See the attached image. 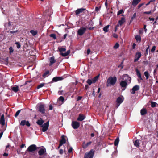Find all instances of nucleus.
Returning <instances> with one entry per match:
<instances>
[{
  "label": "nucleus",
  "mask_w": 158,
  "mask_h": 158,
  "mask_svg": "<svg viewBox=\"0 0 158 158\" xmlns=\"http://www.w3.org/2000/svg\"><path fill=\"white\" fill-rule=\"evenodd\" d=\"M11 89L15 92H16L19 90V88L17 86L13 87L11 88Z\"/></svg>",
  "instance_id": "obj_29"
},
{
  "label": "nucleus",
  "mask_w": 158,
  "mask_h": 158,
  "mask_svg": "<svg viewBox=\"0 0 158 158\" xmlns=\"http://www.w3.org/2000/svg\"><path fill=\"white\" fill-rule=\"evenodd\" d=\"M66 143V139L64 138V136L62 135L61 136V139L60 141V143L63 144Z\"/></svg>",
  "instance_id": "obj_22"
},
{
  "label": "nucleus",
  "mask_w": 158,
  "mask_h": 158,
  "mask_svg": "<svg viewBox=\"0 0 158 158\" xmlns=\"http://www.w3.org/2000/svg\"><path fill=\"white\" fill-rule=\"evenodd\" d=\"M9 50L10 53L13 52V48L12 47H10L9 48Z\"/></svg>",
  "instance_id": "obj_52"
},
{
  "label": "nucleus",
  "mask_w": 158,
  "mask_h": 158,
  "mask_svg": "<svg viewBox=\"0 0 158 158\" xmlns=\"http://www.w3.org/2000/svg\"><path fill=\"white\" fill-rule=\"evenodd\" d=\"M95 10L96 11H98L99 10V8L97 7H96L95 8Z\"/></svg>",
  "instance_id": "obj_64"
},
{
  "label": "nucleus",
  "mask_w": 158,
  "mask_h": 158,
  "mask_svg": "<svg viewBox=\"0 0 158 158\" xmlns=\"http://www.w3.org/2000/svg\"><path fill=\"white\" fill-rule=\"evenodd\" d=\"M123 80L124 81H126L128 83L131 82V78L129 77L127 74H125L123 76Z\"/></svg>",
  "instance_id": "obj_7"
},
{
  "label": "nucleus",
  "mask_w": 158,
  "mask_h": 158,
  "mask_svg": "<svg viewBox=\"0 0 158 158\" xmlns=\"http://www.w3.org/2000/svg\"><path fill=\"white\" fill-rule=\"evenodd\" d=\"M8 155V154L6 153H4L3 154V156H7Z\"/></svg>",
  "instance_id": "obj_60"
},
{
  "label": "nucleus",
  "mask_w": 158,
  "mask_h": 158,
  "mask_svg": "<svg viewBox=\"0 0 158 158\" xmlns=\"http://www.w3.org/2000/svg\"><path fill=\"white\" fill-rule=\"evenodd\" d=\"M139 89V87L138 85H136L134 86L132 89L131 90L130 92L132 94H134L135 92Z\"/></svg>",
  "instance_id": "obj_8"
},
{
  "label": "nucleus",
  "mask_w": 158,
  "mask_h": 158,
  "mask_svg": "<svg viewBox=\"0 0 158 158\" xmlns=\"http://www.w3.org/2000/svg\"><path fill=\"white\" fill-rule=\"evenodd\" d=\"M136 13H135L134 14L133 16L132 17L131 20L132 21L133 19L135 18L136 16Z\"/></svg>",
  "instance_id": "obj_48"
},
{
  "label": "nucleus",
  "mask_w": 158,
  "mask_h": 158,
  "mask_svg": "<svg viewBox=\"0 0 158 158\" xmlns=\"http://www.w3.org/2000/svg\"><path fill=\"white\" fill-rule=\"evenodd\" d=\"M5 119L4 116L3 114L1 116V118L0 119V124H1L2 126L5 125Z\"/></svg>",
  "instance_id": "obj_19"
},
{
  "label": "nucleus",
  "mask_w": 158,
  "mask_h": 158,
  "mask_svg": "<svg viewBox=\"0 0 158 158\" xmlns=\"http://www.w3.org/2000/svg\"><path fill=\"white\" fill-rule=\"evenodd\" d=\"M124 98L123 96L118 97L116 100V107L118 108L120 104L122 103L124 100Z\"/></svg>",
  "instance_id": "obj_3"
},
{
  "label": "nucleus",
  "mask_w": 158,
  "mask_h": 158,
  "mask_svg": "<svg viewBox=\"0 0 158 158\" xmlns=\"http://www.w3.org/2000/svg\"><path fill=\"white\" fill-rule=\"evenodd\" d=\"M25 146V144H22L20 146V148H22L24 147Z\"/></svg>",
  "instance_id": "obj_61"
},
{
  "label": "nucleus",
  "mask_w": 158,
  "mask_h": 158,
  "mask_svg": "<svg viewBox=\"0 0 158 158\" xmlns=\"http://www.w3.org/2000/svg\"><path fill=\"white\" fill-rule=\"evenodd\" d=\"M50 37H51L53 38L54 39H56V36L55 34H51L50 35Z\"/></svg>",
  "instance_id": "obj_41"
},
{
  "label": "nucleus",
  "mask_w": 158,
  "mask_h": 158,
  "mask_svg": "<svg viewBox=\"0 0 158 158\" xmlns=\"http://www.w3.org/2000/svg\"><path fill=\"white\" fill-rule=\"evenodd\" d=\"M44 85V83H41L40 84V85H39L37 87V89H39L40 88L43 87Z\"/></svg>",
  "instance_id": "obj_42"
},
{
  "label": "nucleus",
  "mask_w": 158,
  "mask_h": 158,
  "mask_svg": "<svg viewBox=\"0 0 158 158\" xmlns=\"http://www.w3.org/2000/svg\"><path fill=\"white\" fill-rule=\"evenodd\" d=\"M91 143V141H90L89 142H88L87 143H83V144L82 147L84 148H86L87 147H88L89 145H90Z\"/></svg>",
  "instance_id": "obj_23"
},
{
  "label": "nucleus",
  "mask_w": 158,
  "mask_h": 158,
  "mask_svg": "<svg viewBox=\"0 0 158 158\" xmlns=\"http://www.w3.org/2000/svg\"><path fill=\"white\" fill-rule=\"evenodd\" d=\"M125 21V19L124 18H122L119 21L117 25H116V27H118L119 26H121Z\"/></svg>",
  "instance_id": "obj_16"
},
{
  "label": "nucleus",
  "mask_w": 158,
  "mask_h": 158,
  "mask_svg": "<svg viewBox=\"0 0 158 158\" xmlns=\"http://www.w3.org/2000/svg\"><path fill=\"white\" fill-rule=\"evenodd\" d=\"M155 10H156V8H155V7L153 10H152V11L151 10L149 11H145L144 12V13L145 14H151V13L152 12H154Z\"/></svg>",
  "instance_id": "obj_35"
},
{
  "label": "nucleus",
  "mask_w": 158,
  "mask_h": 158,
  "mask_svg": "<svg viewBox=\"0 0 158 158\" xmlns=\"http://www.w3.org/2000/svg\"><path fill=\"white\" fill-rule=\"evenodd\" d=\"M119 46V44L117 43L115 44V45L114 46V48L115 49H117Z\"/></svg>",
  "instance_id": "obj_44"
},
{
  "label": "nucleus",
  "mask_w": 158,
  "mask_h": 158,
  "mask_svg": "<svg viewBox=\"0 0 158 158\" xmlns=\"http://www.w3.org/2000/svg\"><path fill=\"white\" fill-rule=\"evenodd\" d=\"M85 118V116L83 114H79L77 120L79 121H82Z\"/></svg>",
  "instance_id": "obj_18"
},
{
  "label": "nucleus",
  "mask_w": 158,
  "mask_h": 158,
  "mask_svg": "<svg viewBox=\"0 0 158 158\" xmlns=\"http://www.w3.org/2000/svg\"><path fill=\"white\" fill-rule=\"evenodd\" d=\"M49 125V121H48L46 123H45L43 125H42V131L43 132L46 131L48 129Z\"/></svg>",
  "instance_id": "obj_6"
},
{
  "label": "nucleus",
  "mask_w": 158,
  "mask_h": 158,
  "mask_svg": "<svg viewBox=\"0 0 158 158\" xmlns=\"http://www.w3.org/2000/svg\"><path fill=\"white\" fill-rule=\"evenodd\" d=\"M64 97L63 96H60L58 99V101H61L62 102V103H63L64 102Z\"/></svg>",
  "instance_id": "obj_37"
},
{
  "label": "nucleus",
  "mask_w": 158,
  "mask_h": 158,
  "mask_svg": "<svg viewBox=\"0 0 158 158\" xmlns=\"http://www.w3.org/2000/svg\"><path fill=\"white\" fill-rule=\"evenodd\" d=\"M127 83H128L126 81H123L120 82V85L121 87L123 88V89H122L123 90H124L125 89L127 85Z\"/></svg>",
  "instance_id": "obj_12"
},
{
  "label": "nucleus",
  "mask_w": 158,
  "mask_h": 158,
  "mask_svg": "<svg viewBox=\"0 0 158 158\" xmlns=\"http://www.w3.org/2000/svg\"><path fill=\"white\" fill-rule=\"evenodd\" d=\"M64 151L62 149H60L59 150V153L60 154H62L63 153Z\"/></svg>",
  "instance_id": "obj_53"
},
{
  "label": "nucleus",
  "mask_w": 158,
  "mask_h": 158,
  "mask_svg": "<svg viewBox=\"0 0 158 158\" xmlns=\"http://www.w3.org/2000/svg\"><path fill=\"white\" fill-rule=\"evenodd\" d=\"M46 152V150L45 148L44 147H43L38 151V153L39 155L42 156Z\"/></svg>",
  "instance_id": "obj_11"
},
{
  "label": "nucleus",
  "mask_w": 158,
  "mask_h": 158,
  "mask_svg": "<svg viewBox=\"0 0 158 158\" xmlns=\"http://www.w3.org/2000/svg\"><path fill=\"white\" fill-rule=\"evenodd\" d=\"M135 70L137 75L139 78V79L138 80V81L139 83H140L141 82L140 81L143 80L141 77V73L137 69H136Z\"/></svg>",
  "instance_id": "obj_13"
},
{
  "label": "nucleus",
  "mask_w": 158,
  "mask_h": 158,
  "mask_svg": "<svg viewBox=\"0 0 158 158\" xmlns=\"http://www.w3.org/2000/svg\"><path fill=\"white\" fill-rule=\"evenodd\" d=\"M87 82L89 85H91L92 83H93L92 80L90 79H88L87 81Z\"/></svg>",
  "instance_id": "obj_40"
},
{
  "label": "nucleus",
  "mask_w": 158,
  "mask_h": 158,
  "mask_svg": "<svg viewBox=\"0 0 158 158\" xmlns=\"http://www.w3.org/2000/svg\"><path fill=\"white\" fill-rule=\"evenodd\" d=\"M143 30H140L139 31V34H141L143 33Z\"/></svg>",
  "instance_id": "obj_62"
},
{
  "label": "nucleus",
  "mask_w": 158,
  "mask_h": 158,
  "mask_svg": "<svg viewBox=\"0 0 158 158\" xmlns=\"http://www.w3.org/2000/svg\"><path fill=\"white\" fill-rule=\"evenodd\" d=\"M144 74L145 76L146 77V78L148 79L149 78V74L148 71H146L144 72Z\"/></svg>",
  "instance_id": "obj_38"
},
{
  "label": "nucleus",
  "mask_w": 158,
  "mask_h": 158,
  "mask_svg": "<svg viewBox=\"0 0 158 158\" xmlns=\"http://www.w3.org/2000/svg\"><path fill=\"white\" fill-rule=\"evenodd\" d=\"M149 19L150 21H154V20H155L154 18H150V17L149 18Z\"/></svg>",
  "instance_id": "obj_58"
},
{
  "label": "nucleus",
  "mask_w": 158,
  "mask_h": 158,
  "mask_svg": "<svg viewBox=\"0 0 158 158\" xmlns=\"http://www.w3.org/2000/svg\"><path fill=\"white\" fill-rule=\"evenodd\" d=\"M149 49V46H148V47L147 48L146 50V54L147 55L148 53V52Z\"/></svg>",
  "instance_id": "obj_49"
},
{
  "label": "nucleus",
  "mask_w": 158,
  "mask_h": 158,
  "mask_svg": "<svg viewBox=\"0 0 158 158\" xmlns=\"http://www.w3.org/2000/svg\"><path fill=\"white\" fill-rule=\"evenodd\" d=\"M63 79L62 77H56L53 78L52 81L54 82H56L62 80Z\"/></svg>",
  "instance_id": "obj_21"
},
{
  "label": "nucleus",
  "mask_w": 158,
  "mask_h": 158,
  "mask_svg": "<svg viewBox=\"0 0 158 158\" xmlns=\"http://www.w3.org/2000/svg\"><path fill=\"white\" fill-rule=\"evenodd\" d=\"M38 106L39 111L42 113H44L45 112V110L44 105L42 104H40L38 105Z\"/></svg>",
  "instance_id": "obj_9"
},
{
  "label": "nucleus",
  "mask_w": 158,
  "mask_h": 158,
  "mask_svg": "<svg viewBox=\"0 0 158 158\" xmlns=\"http://www.w3.org/2000/svg\"><path fill=\"white\" fill-rule=\"evenodd\" d=\"M140 113L141 115H144L146 114L147 110L145 109H143L141 110Z\"/></svg>",
  "instance_id": "obj_31"
},
{
  "label": "nucleus",
  "mask_w": 158,
  "mask_h": 158,
  "mask_svg": "<svg viewBox=\"0 0 158 158\" xmlns=\"http://www.w3.org/2000/svg\"><path fill=\"white\" fill-rule=\"evenodd\" d=\"M135 39L137 42H140L141 41V37L139 35H136L135 37Z\"/></svg>",
  "instance_id": "obj_24"
},
{
  "label": "nucleus",
  "mask_w": 158,
  "mask_h": 158,
  "mask_svg": "<svg viewBox=\"0 0 158 158\" xmlns=\"http://www.w3.org/2000/svg\"><path fill=\"white\" fill-rule=\"evenodd\" d=\"M151 107H154L156 106V103L155 102H152L151 104Z\"/></svg>",
  "instance_id": "obj_45"
},
{
  "label": "nucleus",
  "mask_w": 158,
  "mask_h": 158,
  "mask_svg": "<svg viewBox=\"0 0 158 158\" xmlns=\"http://www.w3.org/2000/svg\"><path fill=\"white\" fill-rule=\"evenodd\" d=\"M49 71H47L42 75V76L44 77H46L49 75Z\"/></svg>",
  "instance_id": "obj_30"
},
{
  "label": "nucleus",
  "mask_w": 158,
  "mask_h": 158,
  "mask_svg": "<svg viewBox=\"0 0 158 158\" xmlns=\"http://www.w3.org/2000/svg\"><path fill=\"white\" fill-rule=\"evenodd\" d=\"M73 127L74 129H77L79 127L80 123L77 121H73L72 123Z\"/></svg>",
  "instance_id": "obj_10"
},
{
  "label": "nucleus",
  "mask_w": 158,
  "mask_h": 158,
  "mask_svg": "<svg viewBox=\"0 0 158 158\" xmlns=\"http://www.w3.org/2000/svg\"><path fill=\"white\" fill-rule=\"evenodd\" d=\"M73 150V148L72 147H71L68 150V152L69 153H70L72 152Z\"/></svg>",
  "instance_id": "obj_51"
},
{
  "label": "nucleus",
  "mask_w": 158,
  "mask_h": 158,
  "mask_svg": "<svg viewBox=\"0 0 158 158\" xmlns=\"http://www.w3.org/2000/svg\"><path fill=\"white\" fill-rule=\"evenodd\" d=\"M117 81V78L116 77H110L107 81V85L109 86L110 85H114L115 84Z\"/></svg>",
  "instance_id": "obj_1"
},
{
  "label": "nucleus",
  "mask_w": 158,
  "mask_h": 158,
  "mask_svg": "<svg viewBox=\"0 0 158 158\" xmlns=\"http://www.w3.org/2000/svg\"><path fill=\"white\" fill-rule=\"evenodd\" d=\"M85 10V9L84 8L78 9L75 11L76 15H77L81 13L82 12Z\"/></svg>",
  "instance_id": "obj_20"
},
{
  "label": "nucleus",
  "mask_w": 158,
  "mask_h": 158,
  "mask_svg": "<svg viewBox=\"0 0 158 158\" xmlns=\"http://www.w3.org/2000/svg\"><path fill=\"white\" fill-rule=\"evenodd\" d=\"M140 143L139 141L138 140H136L134 142V145L137 147H139V146Z\"/></svg>",
  "instance_id": "obj_28"
},
{
  "label": "nucleus",
  "mask_w": 158,
  "mask_h": 158,
  "mask_svg": "<svg viewBox=\"0 0 158 158\" xmlns=\"http://www.w3.org/2000/svg\"><path fill=\"white\" fill-rule=\"evenodd\" d=\"M16 44L17 47L18 48H20V44L19 42H16L15 43Z\"/></svg>",
  "instance_id": "obj_43"
},
{
  "label": "nucleus",
  "mask_w": 158,
  "mask_h": 158,
  "mask_svg": "<svg viewBox=\"0 0 158 158\" xmlns=\"http://www.w3.org/2000/svg\"><path fill=\"white\" fill-rule=\"evenodd\" d=\"M20 125L21 126H24L26 125L28 127H30V124L28 121H26L25 120H22L20 123Z\"/></svg>",
  "instance_id": "obj_14"
},
{
  "label": "nucleus",
  "mask_w": 158,
  "mask_h": 158,
  "mask_svg": "<svg viewBox=\"0 0 158 158\" xmlns=\"http://www.w3.org/2000/svg\"><path fill=\"white\" fill-rule=\"evenodd\" d=\"M30 32L32 34L33 36H35L37 33V30H31L30 31Z\"/></svg>",
  "instance_id": "obj_27"
},
{
  "label": "nucleus",
  "mask_w": 158,
  "mask_h": 158,
  "mask_svg": "<svg viewBox=\"0 0 158 158\" xmlns=\"http://www.w3.org/2000/svg\"><path fill=\"white\" fill-rule=\"evenodd\" d=\"M18 31V30H16V31H11L10 32V33H11V34H13L15 33H16V32H17Z\"/></svg>",
  "instance_id": "obj_56"
},
{
  "label": "nucleus",
  "mask_w": 158,
  "mask_h": 158,
  "mask_svg": "<svg viewBox=\"0 0 158 158\" xmlns=\"http://www.w3.org/2000/svg\"><path fill=\"white\" fill-rule=\"evenodd\" d=\"M53 109V106L52 105H50L49 106V109L50 110H52Z\"/></svg>",
  "instance_id": "obj_54"
},
{
  "label": "nucleus",
  "mask_w": 158,
  "mask_h": 158,
  "mask_svg": "<svg viewBox=\"0 0 158 158\" xmlns=\"http://www.w3.org/2000/svg\"><path fill=\"white\" fill-rule=\"evenodd\" d=\"M70 51L69 50L67 51V52L65 53H60V54L63 56H67L70 53Z\"/></svg>",
  "instance_id": "obj_26"
},
{
  "label": "nucleus",
  "mask_w": 158,
  "mask_h": 158,
  "mask_svg": "<svg viewBox=\"0 0 158 158\" xmlns=\"http://www.w3.org/2000/svg\"><path fill=\"white\" fill-rule=\"evenodd\" d=\"M123 10H119L118 13H117V15H119L120 14H121L123 12Z\"/></svg>",
  "instance_id": "obj_50"
},
{
  "label": "nucleus",
  "mask_w": 158,
  "mask_h": 158,
  "mask_svg": "<svg viewBox=\"0 0 158 158\" xmlns=\"http://www.w3.org/2000/svg\"><path fill=\"white\" fill-rule=\"evenodd\" d=\"M113 36L115 38H118V35L117 34H113Z\"/></svg>",
  "instance_id": "obj_55"
},
{
  "label": "nucleus",
  "mask_w": 158,
  "mask_h": 158,
  "mask_svg": "<svg viewBox=\"0 0 158 158\" xmlns=\"http://www.w3.org/2000/svg\"><path fill=\"white\" fill-rule=\"evenodd\" d=\"M141 56V54L140 52H138L136 53L135 59H134V62H135L138 61L139 59L140 58Z\"/></svg>",
  "instance_id": "obj_15"
},
{
  "label": "nucleus",
  "mask_w": 158,
  "mask_h": 158,
  "mask_svg": "<svg viewBox=\"0 0 158 158\" xmlns=\"http://www.w3.org/2000/svg\"><path fill=\"white\" fill-rule=\"evenodd\" d=\"M49 61L50 62L49 65L50 66L52 65L56 61L54 57H50L49 59Z\"/></svg>",
  "instance_id": "obj_17"
},
{
  "label": "nucleus",
  "mask_w": 158,
  "mask_h": 158,
  "mask_svg": "<svg viewBox=\"0 0 158 158\" xmlns=\"http://www.w3.org/2000/svg\"><path fill=\"white\" fill-rule=\"evenodd\" d=\"M37 149V147L36 145L32 144L27 149V151L29 152H32Z\"/></svg>",
  "instance_id": "obj_4"
},
{
  "label": "nucleus",
  "mask_w": 158,
  "mask_h": 158,
  "mask_svg": "<svg viewBox=\"0 0 158 158\" xmlns=\"http://www.w3.org/2000/svg\"><path fill=\"white\" fill-rule=\"evenodd\" d=\"M86 29L84 27H81L77 31V34L80 36L82 35L85 32Z\"/></svg>",
  "instance_id": "obj_5"
},
{
  "label": "nucleus",
  "mask_w": 158,
  "mask_h": 158,
  "mask_svg": "<svg viewBox=\"0 0 158 158\" xmlns=\"http://www.w3.org/2000/svg\"><path fill=\"white\" fill-rule=\"evenodd\" d=\"M90 49H88V50H87V55H89V53H90Z\"/></svg>",
  "instance_id": "obj_57"
},
{
  "label": "nucleus",
  "mask_w": 158,
  "mask_h": 158,
  "mask_svg": "<svg viewBox=\"0 0 158 158\" xmlns=\"http://www.w3.org/2000/svg\"><path fill=\"white\" fill-rule=\"evenodd\" d=\"M156 47L155 46H153L151 49V51L152 52H154L156 49Z\"/></svg>",
  "instance_id": "obj_46"
},
{
  "label": "nucleus",
  "mask_w": 158,
  "mask_h": 158,
  "mask_svg": "<svg viewBox=\"0 0 158 158\" xmlns=\"http://www.w3.org/2000/svg\"><path fill=\"white\" fill-rule=\"evenodd\" d=\"M58 49L60 53H62V52H65L66 50L65 48L63 47H59Z\"/></svg>",
  "instance_id": "obj_34"
},
{
  "label": "nucleus",
  "mask_w": 158,
  "mask_h": 158,
  "mask_svg": "<svg viewBox=\"0 0 158 158\" xmlns=\"http://www.w3.org/2000/svg\"><path fill=\"white\" fill-rule=\"evenodd\" d=\"M98 77V76H96L92 80L93 83H95L97 81Z\"/></svg>",
  "instance_id": "obj_39"
},
{
  "label": "nucleus",
  "mask_w": 158,
  "mask_h": 158,
  "mask_svg": "<svg viewBox=\"0 0 158 158\" xmlns=\"http://www.w3.org/2000/svg\"><path fill=\"white\" fill-rule=\"evenodd\" d=\"M44 122V121L42 120H39L37 121L36 123L39 125H42Z\"/></svg>",
  "instance_id": "obj_33"
},
{
  "label": "nucleus",
  "mask_w": 158,
  "mask_h": 158,
  "mask_svg": "<svg viewBox=\"0 0 158 158\" xmlns=\"http://www.w3.org/2000/svg\"><path fill=\"white\" fill-rule=\"evenodd\" d=\"M20 110H19L17 111L15 113V117H17L19 114V113H20Z\"/></svg>",
  "instance_id": "obj_47"
},
{
  "label": "nucleus",
  "mask_w": 158,
  "mask_h": 158,
  "mask_svg": "<svg viewBox=\"0 0 158 158\" xmlns=\"http://www.w3.org/2000/svg\"><path fill=\"white\" fill-rule=\"evenodd\" d=\"M140 1L141 0H133L132 4L133 6H136Z\"/></svg>",
  "instance_id": "obj_25"
},
{
  "label": "nucleus",
  "mask_w": 158,
  "mask_h": 158,
  "mask_svg": "<svg viewBox=\"0 0 158 158\" xmlns=\"http://www.w3.org/2000/svg\"><path fill=\"white\" fill-rule=\"evenodd\" d=\"M119 142V138L117 137L116 138V139L114 143V145L115 146L118 145V144Z\"/></svg>",
  "instance_id": "obj_36"
},
{
  "label": "nucleus",
  "mask_w": 158,
  "mask_h": 158,
  "mask_svg": "<svg viewBox=\"0 0 158 158\" xmlns=\"http://www.w3.org/2000/svg\"><path fill=\"white\" fill-rule=\"evenodd\" d=\"M82 97H81L79 96L77 97V101H78L79 100H80L81 98Z\"/></svg>",
  "instance_id": "obj_59"
},
{
  "label": "nucleus",
  "mask_w": 158,
  "mask_h": 158,
  "mask_svg": "<svg viewBox=\"0 0 158 158\" xmlns=\"http://www.w3.org/2000/svg\"><path fill=\"white\" fill-rule=\"evenodd\" d=\"M109 25H107L105 27L103 28V30L106 32H107L109 31Z\"/></svg>",
  "instance_id": "obj_32"
},
{
  "label": "nucleus",
  "mask_w": 158,
  "mask_h": 158,
  "mask_svg": "<svg viewBox=\"0 0 158 158\" xmlns=\"http://www.w3.org/2000/svg\"><path fill=\"white\" fill-rule=\"evenodd\" d=\"M94 154V151L93 149L91 150L88 152L86 153L84 158H93Z\"/></svg>",
  "instance_id": "obj_2"
},
{
  "label": "nucleus",
  "mask_w": 158,
  "mask_h": 158,
  "mask_svg": "<svg viewBox=\"0 0 158 158\" xmlns=\"http://www.w3.org/2000/svg\"><path fill=\"white\" fill-rule=\"evenodd\" d=\"M135 46H136V44L135 43H134L133 44V45H132L133 48H135Z\"/></svg>",
  "instance_id": "obj_63"
}]
</instances>
